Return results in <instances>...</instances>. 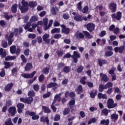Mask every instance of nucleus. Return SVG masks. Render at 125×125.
Here are the masks:
<instances>
[{
    "label": "nucleus",
    "instance_id": "obj_31",
    "mask_svg": "<svg viewBox=\"0 0 125 125\" xmlns=\"http://www.w3.org/2000/svg\"><path fill=\"white\" fill-rule=\"evenodd\" d=\"M52 24H53V20H50L49 22V24L48 25H47L46 28H44V31H46L48 30L49 28L52 26Z\"/></svg>",
    "mask_w": 125,
    "mask_h": 125
},
{
    "label": "nucleus",
    "instance_id": "obj_57",
    "mask_svg": "<svg viewBox=\"0 0 125 125\" xmlns=\"http://www.w3.org/2000/svg\"><path fill=\"white\" fill-rule=\"evenodd\" d=\"M103 114H104L105 115V116H107L108 114H109V110L107 109L106 108H104L102 111Z\"/></svg>",
    "mask_w": 125,
    "mask_h": 125
},
{
    "label": "nucleus",
    "instance_id": "obj_18",
    "mask_svg": "<svg viewBox=\"0 0 125 125\" xmlns=\"http://www.w3.org/2000/svg\"><path fill=\"white\" fill-rule=\"evenodd\" d=\"M100 76L102 78V81H104V82H105V83H106V82H109V78L106 74L101 73Z\"/></svg>",
    "mask_w": 125,
    "mask_h": 125
},
{
    "label": "nucleus",
    "instance_id": "obj_10",
    "mask_svg": "<svg viewBox=\"0 0 125 125\" xmlns=\"http://www.w3.org/2000/svg\"><path fill=\"white\" fill-rule=\"evenodd\" d=\"M58 85L57 83H50L47 84V88H51V87H53V89L55 90L58 87Z\"/></svg>",
    "mask_w": 125,
    "mask_h": 125
},
{
    "label": "nucleus",
    "instance_id": "obj_9",
    "mask_svg": "<svg viewBox=\"0 0 125 125\" xmlns=\"http://www.w3.org/2000/svg\"><path fill=\"white\" fill-rule=\"evenodd\" d=\"M86 28H87V30H88L89 32H92L94 31L95 25H94V24L91 22H90L87 24Z\"/></svg>",
    "mask_w": 125,
    "mask_h": 125
},
{
    "label": "nucleus",
    "instance_id": "obj_54",
    "mask_svg": "<svg viewBox=\"0 0 125 125\" xmlns=\"http://www.w3.org/2000/svg\"><path fill=\"white\" fill-rule=\"evenodd\" d=\"M82 1H80L78 4H77V8L78 10L80 11H82Z\"/></svg>",
    "mask_w": 125,
    "mask_h": 125
},
{
    "label": "nucleus",
    "instance_id": "obj_43",
    "mask_svg": "<svg viewBox=\"0 0 125 125\" xmlns=\"http://www.w3.org/2000/svg\"><path fill=\"white\" fill-rule=\"evenodd\" d=\"M4 65H5V66H4L5 69H8V68H10L11 66L10 62H4Z\"/></svg>",
    "mask_w": 125,
    "mask_h": 125
},
{
    "label": "nucleus",
    "instance_id": "obj_46",
    "mask_svg": "<svg viewBox=\"0 0 125 125\" xmlns=\"http://www.w3.org/2000/svg\"><path fill=\"white\" fill-rule=\"evenodd\" d=\"M62 17H63V18L65 20H67L69 19V18H70V16L69 15V14L67 13H64L62 15Z\"/></svg>",
    "mask_w": 125,
    "mask_h": 125
},
{
    "label": "nucleus",
    "instance_id": "obj_53",
    "mask_svg": "<svg viewBox=\"0 0 125 125\" xmlns=\"http://www.w3.org/2000/svg\"><path fill=\"white\" fill-rule=\"evenodd\" d=\"M114 71H116V67L112 66V69L109 70V74H110V75H114Z\"/></svg>",
    "mask_w": 125,
    "mask_h": 125
},
{
    "label": "nucleus",
    "instance_id": "obj_28",
    "mask_svg": "<svg viewBox=\"0 0 125 125\" xmlns=\"http://www.w3.org/2000/svg\"><path fill=\"white\" fill-rule=\"evenodd\" d=\"M16 59L15 56H8L5 58L6 61H9L10 60H14Z\"/></svg>",
    "mask_w": 125,
    "mask_h": 125
},
{
    "label": "nucleus",
    "instance_id": "obj_60",
    "mask_svg": "<svg viewBox=\"0 0 125 125\" xmlns=\"http://www.w3.org/2000/svg\"><path fill=\"white\" fill-rule=\"evenodd\" d=\"M63 42L66 44H70L71 43V40L68 39H65Z\"/></svg>",
    "mask_w": 125,
    "mask_h": 125
},
{
    "label": "nucleus",
    "instance_id": "obj_3",
    "mask_svg": "<svg viewBox=\"0 0 125 125\" xmlns=\"http://www.w3.org/2000/svg\"><path fill=\"white\" fill-rule=\"evenodd\" d=\"M117 103L114 104V100L112 99H109L107 100V106L108 109H112L117 107Z\"/></svg>",
    "mask_w": 125,
    "mask_h": 125
},
{
    "label": "nucleus",
    "instance_id": "obj_52",
    "mask_svg": "<svg viewBox=\"0 0 125 125\" xmlns=\"http://www.w3.org/2000/svg\"><path fill=\"white\" fill-rule=\"evenodd\" d=\"M56 53L57 54L59 57H62L63 56V51L60 50H57L56 51Z\"/></svg>",
    "mask_w": 125,
    "mask_h": 125
},
{
    "label": "nucleus",
    "instance_id": "obj_32",
    "mask_svg": "<svg viewBox=\"0 0 125 125\" xmlns=\"http://www.w3.org/2000/svg\"><path fill=\"white\" fill-rule=\"evenodd\" d=\"M80 58V53L78 52L74 51L73 52V55L71 56L72 58Z\"/></svg>",
    "mask_w": 125,
    "mask_h": 125
},
{
    "label": "nucleus",
    "instance_id": "obj_59",
    "mask_svg": "<svg viewBox=\"0 0 125 125\" xmlns=\"http://www.w3.org/2000/svg\"><path fill=\"white\" fill-rule=\"evenodd\" d=\"M26 114L27 115H29V116L33 117V116H35V115H36V112L27 111Z\"/></svg>",
    "mask_w": 125,
    "mask_h": 125
},
{
    "label": "nucleus",
    "instance_id": "obj_6",
    "mask_svg": "<svg viewBox=\"0 0 125 125\" xmlns=\"http://www.w3.org/2000/svg\"><path fill=\"white\" fill-rule=\"evenodd\" d=\"M36 75V71H33L32 73L28 74V73H23L21 75L22 78L24 79H29V78H33L34 76Z\"/></svg>",
    "mask_w": 125,
    "mask_h": 125
},
{
    "label": "nucleus",
    "instance_id": "obj_61",
    "mask_svg": "<svg viewBox=\"0 0 125 125\" xmlns=\"http://www.w3.org/2000/svg\"><path fill=\"white\" fill-rule=\"evenodd\" d=\"M44 79V75L43 74L40 76L39 78V82H42Z\"/></svg>",
    "mask_w": 125,
    "mask_h": 125
},
{
    "label": "nucleus",
    "instance_id": "obj_11",
    "mask_svg": "<svg viewBox=\"0 0 125 125\" xmlns=\"http://www.w3.org/2000/svg\"><path fill=\"white\" fill-rule=\"evenodd\" d=\"M62 28V33H64L66 35H68L69 33H70V29L68 28H66V26L64 24H62L61 25Z\"/></svg>",
    "mask_w": 125,
    "mask_h": 125
},
{
    "label": "nucleus",
    "instance_id": "obj_33",
    "mask_svg": "<svg viewBox=\"0 0 125 125\" xmlns=\"http://www.w3.org/2000/svg\"><path fill=\"white\" fill-rule=\"evenodd\" d=\"M83 34H84V36H85L88 39H91L92 38V35H90L89 32L87 31H83Z\"/></svg>",
    "mask_w": 125,
    "mask_h": 125
},
{
    "label": "nucleus",
    "instance_id": "obj_64",
    "mask_svg": "<svg viewBox=\"0 0 125 125\" xmlns=\"http://www.w3.org/2000/svg\"><path fill=\"white\" fill-rule=\"evenodd\" d=\"M50 95V92H48L46 94L43 95V98H47V97H49Z\"/></svg>",
    "mask_w": 125,
    "mask_h": 125
},
{
    "label": "nucleus",
    "instance_id": "obj_22",
    "mask_svg": "<svg viewBox=\"0 0 125 125\" xmlns=\"http://www.w3.org/2000/svg\"><path fill=\"white\" fill-rule=\"evenodd\" d=\"M0 55L2 58H4L6 56V51L3 50V48L0 49Z\"/></svg>",
    "mask_w": 125,
    "mask_h": 125
},
{
    "label": "nucleus",
    "instance_id": "obj_19",
    "mask_svg": "<svg viewBox=\"0 0 125 125\" xmlns=\"http://www.w3.org/2000/svg\"><path fill=\"white\" fill-rule=\"evenodd\" d=\"M61 93L56 95L55 96L54 101H53V104H55L57 100L58 101V102H60V101H61Z\"/></svg>",
    "mask_w": 125,
    "mask_h": 125
},
{
    "label": "nucleus",
    "instance_id": "obj_15",
    "mask_svg": "<svg viewBox=\"0 0 125 125\" xmlns=\"http://www.w3.org/2000/svg\"><path fill=\"white\" fill-rule=\"evenodd\" d=\"M24 107V105L22 103H19L17 104V107L18 108V113H19V114H21V113H22V109H23Z\"/></svg>",
    "mask_w": 125,
    "mask_h": 125
},
{
    "label": "nucleus",
    "instance_id": "obj_40",
    "mask_svg": "<svg viewBox=\"0 0 125 125\" xmlns=\"http://www.w3.org/2000/svg\"><path fill=\"white\" fill-rule=\"evenodd\" d=\"M35 91L34 90L29 91L27 94L28 96H29V97H33V96L35 95Z\"/></svg>",
    "mask_w": 125,
    "mask_h": 125
},
{
    "label": "nucleus",
    "instance_id": "obj_12",
    "mask_svg": "<svg viewBox=\"0 0 125 125\" xmlns=\"http://www.w3.org/2000/svg\"><path fill=\"white\" fill-rule=\"evenodd\" d=\"M48 38H49V34H45L42 36L43 42H45V43L47 44H49V42H50V39H48Z\"/></svg>",
    "mask_w": 125,
    "mask_h": 125
},
{
    "label": "nucleus",
    "instance_id": "obj_56",
    "mask_svg": "<svg viewBox=\"0 0 125 125\" xmlns=\"http://www.w3.org/2000/svg\"><path fill=\"white\" fill-rule=\"evenodd\" d=\"M60 120V115L58 114H56L54 119V121L55 122H58V121H59Z\"/></svg>",
    "mask_w": 125,
    "mask_h": 125
},
{
    "label": "nucleus",
    "instance_id": "obj_8",
    "mask_svg": "<svg viewBox=\"0 0 125 125\" xmlns=\"http://www.w3.org/2000/svg\"><path fill=\"white\" fill-rule=\"evenodd\" d=\"M8 112H9V113L10 114V115H11V116H15V114L17 113L16 107H15L14 106L10 107L8 109Z\"/></svg>",
    "mask_w": 125,
    "mask_h": 125
},
{
    "label": "nucleus",
    "instance_id": "obj_37",
    "mask_svg": "<svg viewBox=\"0 0 125 125\" xmlns=\"http://www.w3.org/2000/svg\"><path fill=\"white\" fill-rule=\"evenodd\" d=\"M83 69H84L83 66V65H80L77 69V73H82L83 71Z\"/></svg>",
    "mask_w": 125,
    "mask_h": 125
},
{
    "label": "nucleus",
    "instance_id": "obj_16",
    "mask_svg": "<svg viewBox=\"0 0 125 125\" xmlns=\"http://www.w3.org/2000/svg\"><path fill=\"white\" fill-rule=\"evenodd\" d=\"M41 122H43V123H46L47 125H49V120H48V117L45 116H42L40 118Z\"/></svg>",
    "mask_w": 125,
    "mask_h": 125
},
{
    "label": "nucleus",
    "instance_id": "obj_21",
    "mask_svg": "<svg viewBox=\"0 0 125 125\" xmlns=\"http://www.w3.org/2000/svg\"><path fill=\"white\" fill-rule=\"evenodd\" d=\"M110 118L112 121L114 122H117L118 121V119H119V115L118 114H116L115 113L111 114Z\"/></svg>",
    "mask_w": 125,
    "mask_h": 125
},
{
    "label": "nucleus",
    "instance_id": "obj_27",
    "mask_svg": "<svg viewBox=\"0 0 125 125\" xmlns=\"http://www.w3.org/2000/svg\"><path fill=\"white\" fill-rule=\"evenodd\" d=\"M74 19L75 21H77V22H81L83 21V17L80 15H76L74 17Z\"/></svg>",
    "mask_w": 125,
    "mask_h": 125
},
{
    "label": "nucleus",
    "instance_id": "obj_58",
    "mask_svg": "<svg viewBox=\"0 0 125 125\" xmlns=\"http://www.w3.org/2000/svg\"><path fill=\"white\" fill-rule=\"evenodd\" d=\"M36 34H29L28 35V38L29 39H35L36 38Z\"/></svg>",
    "mask_w": 125,
    "mask_h": 125
},
{
    "label": "nucleus",
    "instance_id": "obj_51",
    "mask_svg": "<svg viewBox=\"0 0 125 125\" xmlns=\"http://www.w3.org/2000/svg\"><path fill=\"white\" fill-rule=\"evenodd\" d=\"M33 89L35 91H38L40 89V86L39 84H36L33 85Z\"/></svg>",
    "mask_w": 125,
    "mask_h": 125
},
{
    "label": "nucleus",
    "instance_id": "obj_2",
    "mask_svg": "<svg viewBox=\"0 0 125 125\" xmlns=\"http://www.w3.org/2000/svg\"><path fill=\"white\" fill-rule=\"evenodd\" d=\"M32 26V28H30ZM37 27V24L36 23H31V22H27L24 26L25 30H27L28 32H33V30H35Z\"/></svg>",
    "mask_w": 125,
    "mask_h": 125
},
{
    "label": "nucleus",
    "instance_id": "obj_4",
    "mask_svg": "<svg viewBox=\"0 0 125 125\" xmlns=\"http://www.w3.org/2000/svg\"><path fill=\"white\" fill-rule=\"evenodd\" d=\"M10 50L11 53H12L13 54H14V53H16L17 55H19L20 54V51H21V49L20 48H18L16 50V46L13 45L10 47Z\"/></svg>",
    "mask_w": 125,
    "mask_h": 125
},
{
    "label": "nucleus",
    "instance_id": "obj_30",
    "mask_svg": "<svg viewBox=\"0 0 125 125\" xmlns=\"http://www.w3.org/2000/svg\"><path fill=\"white\" fill-rule=\"evenodd\" d=\"M43 24L44 25V28L47 27V24H48V19L45 18L43 19Z\"/></svg>",
    "mask_w": 125,
    "mask_h": 125
},
{
    "label": "nucleus",
    "instance_id": "obj_48",
    "mask_svg": "<svg viewBox=\"0 0 125 125\" xmlns=\"http://www.w3.org/2000/svg\"><path fill=\"white\" fill-rule=\"evenodd\" d=\"M4 76H5V70H4V69H2L0 72V77L3 78Z\"/></svg>",
    "mask_w": 125,
    "mask_h": 125
},
{
    "label": "nucleus",
    "instance_id": "obj_44",
    "mask_svg": "<svg viewBox=\"0 0 125 125\" xmlns=\"http://www.w3.org/2000/svg\"><path fill=\"white\" fill-rule=\"evenodd\" d=\"M89 7L88 6H86L83 8L82 9V12L83 13H87L88 11Z\"/></svg>",
    "mask_w": 125,
    "mask_h": 125
},
{
    "label": "nucleus",
    "instance_id": "obj_45",
    "mask_svg": "<svg viewBox=\"0 0 125 125\" xmlns=\"http://www.w3.org/2000/svg\"><path fill=\"white\" fill-rule=\"evenodd\" d=\"M92 123H96V118H93L91 119L88 122V125H91Z\"/></svg>",
    "mask_w": 125,
    "mask_h": 125
},
{
    "label": "nucleus",
    "instance_id": "obj_17",
    "mask_svg": "<svg viewBox=\"0 0 125 125\" xmlns=\"http://www.w3.org/2000/svg\"><path fill=\"white\" fill-rule=\"evenodd\" d=\"M125 49V47H123L122 46L120 47H116L114 48V51L115 52H119V53H123L124 52V50Z\"/></svg>",
    "mask_w": 125,
    "mask_h": 125
},
{
    "label": "nucleus",
    "instance_id": "obj_1",
    "mask_svg": "<svg viewBox=\"0 0 125 125\" xmlns=\"http://www.w3.org/2000/svg\"><path fill=\"white\" fill-rule=\"evenodd\" d=\"M21 4L23 6L21 5H19V9H21V11L22 13H24V12H26L27 10H28V2L25 1V0H22Z\"/></svg>",
    "mask_w": 125,
    "mask_h": 125
},
{
    "label": "nucleus",
    "instance_id": "obj_42",
    "mask_svg": "<svg viewBox=\"0 0 125 125\" xmlns=\"http://www.w3.org/2000/svg\"><path fill=\"white\" fill-rule=\"evenodd\" d=\"M52 34H55V33H60V28H55L51 30Z\"/></svg>",
    "mask_w": 125,
    "mask_h": 125
},
{
    "label": "nucleus",
    "instance_id": "obj_62",
    "mask_svg": "<svg viewBox=\"0 0 125 125\" xmlns=\"http://www.w3.org/2000/svg\"><path fill=\"white\" fill-rule=\"evenodd\" d=\"M51 12L53 15H56V11L55 10V8L54 7L51 8Z\"/></svg>",
    "mask_w": 125,
    "mask_h": 125
},
{
    "label": "nucleus",
    "instance_id": "obj_63",
    "mask_svg": "<svg viewBox=\"0 0 125 125\" xmlns=\"http://www.w3.org/2000/svg\"><path fill=\"white\" fill-rule=\"evenodd\" d=\"M86 84L89 87H93V83L89 82H86Z\"/></svg>",
    "mask_w": 125,
    "mask_h": 125
},
{
    "label": "nucleus",
    "instance_id": "obj_38",
    "mask_svg": "<svg viewBox=\"0 0 125 125\" xmlns=\"http://www.w3.org/2000/svg\"><path fill=\"white\" fill-rule=\"evenodd\" d=\"M30 22H35L36 21H38V17L36 16H33L31 17L30 19Z\"/></svg>",
    "mask_w": 125,
    "mask_h": 125
},
{
    "label": "nucleus",
    "instance_id": "obj_14",
    "mask_svg": "<svg viewBox=\"0 0 125 125\" xmlns=\"http://www.w3.org/2000/svg\"><path fill=\"white\" fill-rule=\"evenodd\" d=\"M14 33L16 36H18V35H20L21 33H23V28L21 27L19 28V30L18 28H15L14 30Z\"/></svg>",
    "mask_w": 125,
    "mask_h": 125
},
{
    "label": "nucleus",
    "instance_id": "obj_41",
    "mask_svg": "<svg viewBox=\"0 0 125 125\" xmlns=\"http://www.w3.org/2000/svg\"><path fill=\"white\" fill-rule=\"evenodd\" d=\"M42 73H43L45 74H48L49 73V68H48V67H45L42 70Z\"/></svg>",
    "mask_w": 125,
    "mask_h": 125
},
{
    "label": "nucleus",
    "instance_id": "obj_24",
    "mask_svg": "<svg viewBox=\"0 0 125 125\" xmlns=\"http://www.w3.org/2000/svg\"><path fill=\"white\" fill-rule=\"evenodd\" d=\"M97 95V90H92L90 93V96L91 98H94Z\"/></svg>",
    "mask_w": 125,
    "mask_h": 125
},
{
    "label": "nucleus",
    "instance_id": "obj_34",
    "mask_svg": "<svg viewBox=\"0 0 125 125\" xmlns=\"http://www.w3.org/2000/svg\"><path fill=\"white\" fill-rule=\"evenodd\" d=\"M113 52L110 51H106L104 53V55L106 57H109L110 56H112L113 55Z\"/></svg>",
    "mask_w": 125,
    "mask_h": 125
},
{
    "label": "nucleus",
    "instance_id": "obj_50",
    "mask_svg": "<svg viewBox=\"0 0 125 125\" xmlns=\"http://www.w3.org/2000/svg\"><path fill=\"white\" fill-rule=\"evenodd\" d=\"M70 113V109L68 108H65L64 110L63 111V115L66 116V115H68Z\"/></svg>",
    "mask_w": 125,
    "mask_h": 125
},
{
    "label": "nucleus",
    "instance_id": "obj_23",
    "mask_svg": "<svg viewBox=\"0 0 125 125\" xmlns=\"http://www.w3.org/2000/svg\"><path fill=\"white\" fill-rule=\"evenodd\" d=\"M18 5L17 4H14L12 6V7L11 8L12 12L13 13H16L17 12V7Z\"/></svg>",
    "mask_w": 125,
    "mask_h": 125
},
{
    "label": "nucleus",
    "instance_id": "obj_36",
    "mask_svg": "<svg viewBox=\"0 0 125 125\" xmlns=\"http://www.w3.org/2000/svg\"><path fill=\"white\" fill-rule=\"evenodd\" d=\"M3 14L5 18H6L7 20H9L10 18H12L13 17V16L12 15L9 16L8 13H4Z\"/></svg>",
    "mask_w": 125,
    "mask_h": 125
},
{
    "label": "nucleus",
    "instance_id": "obj_47",
    "mask_svg": "<svg viewBox=\"0 0 125 125\" xmlns=\"http://www.w3.org/2000/svg\"><path fill=\"white\" fill-rule=\"evenodd\" d=\"M70 70H71V68H70L69 66H65L63 68V72L64 73H69Z\"/></svg>",
    "mask_w": 125,
    "mask_h": 125
},
{
    "label": "nucleus",
    "instance_id": "obj_55",
    "mask_svg": "<svg viewBox=\"0 0 125 125\" xmlns=\"http://www.w3.org/2000/svg\"><path fill=\"white\" fill-rule=\"evenodd\" d=\"M21 58L22 62H23V63L27 62V60L26 59V58L25 57V56H24V55H21Z\"/></svg>",
    "mask_w": 125,
    "mask_h": 125
},
{
    "label": "nucleus",
    "instance_id": "obj_26",
    "mask_svg": "<svg viewBox=\"0 0 125 125\" xmlns=\"http://www.w3.org/2000/svg\"><path fill=\"white\" fill-rule=\"evenodd\" d=\"M33 67V65L31 63H27L26 66L24 67L25 71H29V70H31Z\"/></svg>",
    "mask_w": 125,
    "mask_h": 125
},
{
    "label": "nucleus",
    "instance_id": "obj_5",
    "mask_svg": "<svg viewBox=\"0 0 125 125\" xmlns=\"http://www.w3.org/2000/svg\"><path fill=\"white\" fill-rule=\"evenodd\" d=\"M111 17L113 19H116V20H121L122 19V12L119 11L116 13V15L113 14L111 15Z\"/></svg>",
    "mask_w": 125,
    "mask_h": 125
},
{
    "label": "nucleus",
    "instance_id": "obj_29",
    "mask_svg": "<svg viewBox=\"0 0 125 125\" xmlns=\"http://www.w3.org/2000/svg\"><path fill=\"white\" fill-rule=\"evenodd\" d=\"M104 89H106L105 85L100 84L99 87V91H100V92H103Z\"/></svg>",
    "mask_w": 125,
    "mask_h": 125
},
{
    "label": "nucleus",
    "instance_id": "obj_20",
    "mask_svg": "<svg viewBox=\"0 0 125 125\" xmlns=\"http://www.w3.org/2000/svg\"><path fill=\"white\" fill-rule=\"evenodd\" d=\"M13 86V83H10L8 84L5 87L4 90L5 91H10L11 90L12 87Z\"/></svg>",
    "mask_w": 125,
    "mask_h": 125
},
{
    "label": "nucleus",
    "instance_id": "obj_49",
    "mask_svg": "<svg viewBox=\"0 0 125 125\" xmlns=\"http://www.w3.org/2000/svg\"><path fill=\"white\" fill-rule=\"evenodd\" d=\"M5 125H13L12 123H11V119H7L5 123Z\"/></svg>",
    "mask_w": 125,
    "mask_h": 125
},
{
    "label": "nucleus",
    "instance_id": "obj_7",
    "mask_svg": "<svg viewBox=\"0 0 125 125\" xmlns=\"http://www.w3.org/2000/svg\"><path fill=\"white\" fill-rule=\"evenodd\" d=\"M109 9L111 11L112 13L117 11V4L115 3H110L109 4Z\"/></svg>",
    "mask_w": 125,
    "mask_h": 125
},
{
    "label": "nucleus",
    "instance_id": "obj_35",
    "mask_svg": "<svg viewBox=\"0 0 125 125\" xmlns=\"http://www.w3.org/2000/svg\"><path fill=\"white\" fill-rule=\"evenodd\" d=\"M33 100L34 99L32 97L26 98V104H31Z\"/></svg>",
    "mask_w": 125,
    "mask_h": 125
},
{
    "label": "nucleus",
    "instance_id": "obj_13",
    "mask_svg": "<svg viewBox=\"0 0 125 125\" xmlns=\"http://www.w3.org/2000/svg\"><path fill=\"white\" fill-rule=\"evenodd\" d=\"M98 62L100 67H102L104 65L108 63L107 60L105 59H100L98 60Z\"/></svg>",
    "mask_w": 125,
    "mask_h": 125
},
{
    "label": "nucleus",
    "instance_id": "obj_39",
    "mask_svg": "<svg viewBox=\"0 0 125 125\" xmlns=\"http://www.w3.org/2000/svg\"><path fill=\"white\" fill-rule=\"evenodd\" d=\"M104 85L105 86V88L107 89V88H110V87H112V86H113V83L111 82H108Z\"/></svg>",
    "mask_w": 125,
    "mask_h": 125
},
{
    "label": "nucleus",
    "instance_id": "obj_25",
    "mask_svg": "<svg viewBox=\"0 0 125 125\" xmlns=\"http://www.w3.org/2000/svg\"><path fill=\"white\" fill-rule=\"evenodd\" d=\"M37 5H38V3L37 1H31L28 3V6L30 7H36Z\"/></svg>",
    "mask_w": 125,
    "mask_h": 125
}]
</instances>
